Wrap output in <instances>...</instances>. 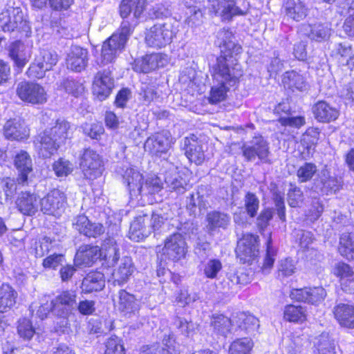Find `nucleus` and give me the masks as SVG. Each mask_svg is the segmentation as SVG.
<instances>
[{
	"instance_id": "64",
	"label": "nucleus",
	"mask_w": 354,
	"mask_h": 354,
	"mask_svg": "<svg viewBox=\"0 0 354 354\" xmlns=\"http://www.w3.org/2000/svg\"><path fill=\"white\" fill-rule=\"evenodd\" d=\"M48 71V70H46L42 66L33 59L26 71V74L29 78L42 79L45 77L46 73Z\"/></svg>"
},
{
	"instance_id": "10",
	"label": "nucleus",
	"mask_w": 354,
	"mask_h": 354,
	"mask_svg": "<svg viewBox=\"0 0 354 354\" xmlns=\"http://www.w3.org/2000/svg\"><path fill=\"white\" fill-rule=\"evenodd\" d=\"M243 156L247 161H254L257 157L263 162H270L269 144L261 136H254L248 143L242 147Z\"/></svg>"
},
{
	"instance_id": "46",
	"label": "nucleus",
	"mask_w": 354,
	"mask_h": 354,
	"mask_svg": "<svg viewBox=\"0 0 354 354\" xmlns=\"http://www.w3.org/2000/svg\"><path fill=\"white\" fill-rule=\"evenodd\" d=\"M320 182L322 185L321 190L326 194L335 193L341 186L339 180L336 177L328 176L326 171L323 172L320 177Z\"/></svg>"
},
{
	"instance_id": "30",
	"label": "nucleus",
	"mask_w": 354,
	"mask_h": 354,
	"mask_svg": "<svg viewBox=\"0 0 354 354\" xmlns=\"http://www.w3.org/2000/svg\"><path fill=\"white\" fill-rule=\"evenodd\" d=\"M165 224V223H154L153 225L146 226L145 223H131L129 237L133 241L139 242L149 236L153 230H156L158 227H161Z\"/></svg>"
},
{
	"instance_id": "14",
	"label": "nucleus",
	"mask_w": 354,
	"mask_h": 354,
	"mask_svg": "<svg viewBox=\"0 0 354 354\" xmlns=\"http://www.w3.org/2000/svg\"><path fill=\"white\" fill-rule=\"evenodd\" d=\"M186 251V242L179 233L173 234L165 241L162 254L173 261L184 258Z\"/></svg>"
},
{
	"instance_id": "15",
	"label": "nucleus",
	"mask_w": 354,
	"mask_h": 354,
	"mask_svg": "<svg viewBox=\"0 0 354 354\" xmlns=\"http://www.w3.org/2000/svg\"><path fill=\"white\" fill-rule=\"evenodd\" d=\"M88 63V51L80 46H71L66 59L68 69L80 73L85 70Z\"/></svg>"
},
{
	"instance_id": "60",
	"label": "nucleus",
	"mask_w": 354,
	"mask_h": 354,
	"mask_svg": "<svg viewBox=\"0 0 354 354\" xmlns=\"http://www.w3.org/2000/svg\"><path fill=\"white\" fill-rule=\"evenodd\" d=\"M272 200L274 201L279 218L282 221H284L286 220L284 198L281 193L277 188L272 190Z\"/></svg>"
},
{
	"instance_id": "23",
	"label": "nucleus",
	"mask_w": 354,
	"mask_h": 354,
	"mask_svg": "<svg viewBox=\"0 0 354 354\" xmlns=\"http://www.w3.org/2000/svg\"><path fill=\"white\" fill-rule=\"evenodd\" d=\"M3 134L7 139L21 140L29 136V129L24 121L13 119L4 124Z\"/></svg>"
},
{
	"instance_id": "18",
	"label": "nucleus",
	"mask_w": 354,
	"mask_h": 354,
	"mask_svg": "<svg viewBox=\"0 0 354 354\" xmlns=\"http://www.w3.org/2000/svg\"><path fill=\"white\" fill-rule=\"evenodd\" d=\"M326 296V292L325 289L320 286L295 289L290 294L292 299L311 304L323 301Z\"/></svg>"
},
{
	"instance_id": "44",
	"label": "nucleus",
	"mask_w": 354,
	"mask_h": 354,
	"mask_svg": "<svg viewBox=\"0 0 354 354\" xmlns=\"http://www.w3.org/2000/svg\"><path fill=\"white\" fill-rule=\"evenodd\" d=\"M34 59L46 70L50 71L56 65L58 58L55 51L42 49L35 55Z\"/></svg>"
},
{
	"instance_id": "63",
	"label": "nucleus",
	"mask_w": 354,
	"mask_h": 354,
	"mask_svg": "<svg viewBox=\"0 0 354 354\" xmlns=\"http://www.w3.org/2000/svg\"><path fill=\"white\" fill-rule=\"evenodd\" d=\"M334 273L336 276L340 278V283L354 275V271L353 268L348 264L339 262L337 263L334 268Z\"/></svg>"
},
{
	"instance_id": "34",
	"label": "nucleus",
	"mask_w": 354,
	"mask_h": 354,
	"mask_svg": "<svg viewBox=\"0 0 354 354\" xmlns=\"http://www.w3.org/2000/svg\"><path fill=\"white\" fill-rule=\"evenodd\" d=\"M283 83L285 87L292 91H305L308 88V84L300 73L295 71H288L283 75Z\"/></svg>"
},
{
	"instance_id": "38",
	"label": "nucleus",
	"mask_w": 354,
	"mask_h": 354,
	"mask_svg": "<svg viewBox=\"0 0 354 354\" xmlns=\"http://www.w3.org/2000/svg\"><path fill=\"white\" fill-rule=\"evenodd\" d=\"M314 347V352L317 354H335V340L326 333H322L316 339Z\"/></svg>"
},
{
	"instance_id": "57",
	"label": "nucleus",
	"mask_w": 354,
	"mask_h": 354,
	"mask_svg": "<svg viewBox=\"0 0 354 354\" xmlns=\"http://www.w3.org/2000/svg\"><path fill=\"white\" fill-rule=\"evenodd\" d=\"M105 354H125L122 340L116 336H111L106 342Z\"/></svg>"
},
{
	"instance_id": "11",
	"label": "nucleus",
	"mask_w": 354,
	"mask_h": 354,
	"mask_svg": "<svg viewBox=\"0 0 354 354\" xmlns=\"http://www.w3.org/2000/svg\"><path fill=\"white\" fill-rule=\"evenodd\" d=\"M66 203L65 194L58 189H54L41 199V210L44 214L58 217L64 210Z\"/></svg>"
},
{
	"instance_id": "62",
	"label": "nucleus",
	"mask_w": 354,
	"mask_h": 354,
	"mask_svg": "<svg viewBox=\"0 0 354 354\" xmlns=\"http://www.w3.org/2000/svg\"><path fill=\"white\" fill-rule=\"evenodd\" d=\"M288 192V203L290 207H296L299 206L304 200L303 192L299 187L292 186Z\"/></svg>"
},
{
	"instance_id": "45",
	"label": "nucleus",
	"mask_w": 354,
	"mask_h": 354,
	"mask_svg": "<svg viewBox=\"0 0 354 354\" xmlns=\"http://www.w3.org/2000/svg\"><path fill=\"white\" fill-rule=\"evenodd\" d=\"M253 346L254 343L251 339L239 338L231 344L229 354H250Z\"/></svg>"
},
{
	"instance_id": "37",
	"label": "nucleus",
	"mask_w": 354,
	"mask_h": 354,
	"mask_svg": "<svg viewBox=\"0 0 354 354\" xmlns=\"http://www.w3.org/2000/svg\"><path fill=\"white\" fill-rule=\"evenodd\" d=\"M308 9L301 0H288L286 3V12L290 18L299 21L307 15Z\"/></svg>"
},
{
	"instance_id": "28",
	"label": "nucleus",
	"mask_w": 354,
	"mask_h": 354,
	"mask_svg": "<svg viewBox=\"0 0 354 354\" xmlns=\"http://www.w3.org/2000/svg\"><path fill=\"white\" fill-rule=\"evenodd\" d=\"M18 293L9 283L0 285V313L11 310L16 304Z\"/></svg>"
},
{
	"instance_id": "27",
	"label": "nucleus",
	"mask_w": 354,
	"mask_h": 354,
	"mask_svg": "<svg viewBox=\"0 0 354 354\" xmlns=\"http://www.w3.org/2000/svg\"><path fill=\"white\" fill-rule=\"evenodd\" d=\"M134 269L132 259L129 257H123L118 267L112 272L113 284L120 286L127 282L134 272Z\"/></svg>"
},
{
	"instance_id": "24",
	"label": "nucleus",
	"mask_w": 354,
	"mask_h": 354,
	"mask_svg": "<svg viewBox=\"0 0 354 354\" xmlns=\"http://www.w3.org/2000/svg\"><path fill=\"white\" fill-rule=\"evenodd\" d=\"M100 257L101 252L98 246L84 245L77 251L74 261L77 266H90Z\"/></svg>"
},
{
	"instance_id": "40",
	"label": "nucleus",
	"mask_w": 354,
	"mask_h": 354,
	"mask_svg": "<svg viewBox=\"0 0 354 354\" xmlns=\"http://www.w3.org/2000/svg\"><path fill=\"white\" fill-rule=\"evenodd\" d=\"M232 321L223 315H213L211 321V326L213 330L217 335L226 337L232 333Z\"/></svg>"
},
{
	"instance_id": "22",
	"label": "nucleus",
	"mask_w": 354,
	"mask_h": 354,
	"mask_svg": "<svg viewBox=\"0 0 354 354\" xmlns=\"http://www.w3.org/2000/svg\"><path fill=\"white\" fill-rule=\"evenodd\" d=\"M268 223H261L259 230L264 236H267L266 241V254L263 259V265L261 266L262 271L264 273H269L272 268L277 256V250L272 245L271 238V232L268 230Z\"/></svg>"
},
{
	"instance_id": "50",
	"label": "nucleus",
	"mask_w": 354,
	"mask_h": 354,
	"mask_svg": "<svg viewBox=\"0 0 354 354\" xmlns=\"http://www.w3.org/2000/svg\"><path fill=\"white\" fill-rule=\"evenodd\" d=\"M17 186L14 180L6 178H0V198L3 193L5 200H10L17 192Z\"/></svg>"
},
{
	"instance_id": "33",
	"label": "nucleus",
	"mask_w": 354,
	"mask_h": 354,
	"mask_svg": "<svg viewBox=\"0 0 354 354\" xmlns=\"http://www.w3.org/2000/svg\"><path fill=\"white\" fill-rule=\"evenodd\" d=\"M105 286L104 274L100 272H92L88 273L82 283V290L85 292L100 291Z\"/></svg>"
},
{
	"instance_id": "4",
	"label": "nucleus",
	"mask_w": 354,
	"mask_h": 354,
	"mask_svg": "<svg viewBox=\"0 0 354 354\" xmlns=\"http://www.w3.org/2000/svg\"><path fill=\"white\" fill-rule=\"evenodd\" d=\"M0 27L3 32L17 31L26 37L32 32L29 21L19 7H8L0 12Z\"/></svg>"
},
{
	"instance_id": "36",
	"label": "nucleus",
	"mask_w": 354,
	"mask_h": 354,
	"mask_svg": "<svg viewBox=\"0 0 354 354\" xmlns=\"http://www.w3.org/2000/svg\"><path fill=\"white\" fill-rule=\"evenodd\" d=\"M233 322L237 324L241 330H244L248 334H252L257 331L259 327L258 319L252 315L245 313H237Z\"/></svg>"
},
{
	"instance_id": "17",
	"label": "nucleus",
	"mask_w": 354,
	"mask_h": 354,
	"mask_svg": "<svg viewBox=\"0 0 354 354\" xmlns=\"http://www.w3.org/2000/svg\"><path fill=\"white\" fill-rule=\"evenodd\" d=\"M14 165L18 171V183L23 185L28 184L32 171V161L28 153L24 150L17 152L14 157Z\"/></svg>"
},
{
	"instance_id": "35",
	"label": "nucleus",
	"mask_w": 354,
	"mask_h": 354,
	"mask_svg": "<svg viewBox=\"0 0 354 354\" xmlns=\"http://www.w3.org/2000/svg\"><path fill=\"white\" fill-rule=\"evenodd\" d=\"M100 249L101 257L111 265H114L120 257L119 248L117 241L113 237H108L104 240Z\"/></svg>"
},
{
	"instance_id": "25",
	"label": "nucleus",
	"mask_w": 354,
	"mask_h": 354,
	"mask_svg": "<svg viewBox=\"0 0 354 354\" xmlns=\"http://www.w3.org/2000/svg\"><path fill=\"white\" fill-rule=\"evenodd\" d=\"M302 30L311 40L318 42L328 40L331 35V28L326 23L306 24L303 26Z\"/></svg>"
},
{
	"instance_id": "16",
	"label": "nucleus",
	"mask_w": 354,
	"mask_h": 354,
	"mask_svg": "<svg viewBox=\"0 0 354 354\" xmlns=\"http://www.w3.org/2000/svg\"><path fill=\"white\" fill-rule=\"evenodd\" d=\"M113 86L111 72L107 70L99 71L94 78L93 93L99 100L103 101L110 95Z\"/></svg>"
},
{
	"instance_id": "8",
	"label": "nucleus",
	"mask_w": 354,
	"mask_h": 354,
	"mask_svg": "<svg viewBox=\"0 0 354 354\" xmlns=\"http://www.w3.org/2000/svg\"><path fill=\"white\" fill-rule=\"evenodd\" d=\"M85 178L95 179L100 177L104 170L102 157L94 150L86 149L82 155L80 163Z\"/></svg>"
},
{
	"instance_id": "9",
	"label": "nucleus",
	"mask_w": 354,
	"mask_h": 354,
	"mask_svg": "<svg viewBox=\"0 0 354 354\" xmlns=\"http://www.w3.org/2000/svg\"><path fill=\"white\" fill-rule=\"evenodd\" d=\"M259 236L252 234H245L238 241L236 250L237 257L243 263L252 264L259 254Z\"/></svg>"
},
{
	"instance_id": "12",
	"label": "nucleus",
	"mask_w": 354,
	"mask_h": 354,
	"mask_svg": "<svg viewBox=\"0 0 354 354\" xmlns=\"http://www.w3.org/2000/svg\"><path fill=\"white\" fill-rule=\"evenodd\" d=\"M172 142L173 138L169 131H163L149 137L145 142L144 148L153 155L161 156L169 151Z\"/></svg>"
},
{
	"instance_id": "61",
	"label": "nucleus",
	"mask_w": 354,
	"mask_h": 354,
	"mask_svg": "<svg viewBox=\"0 0 354 354\" xmlns=\"http://www.w3.org/2000/svg\"><path fill=\"white\" fill-rule=\"evenodd\" d=\"M175 324L181 333L187 337L192 335L198 326L197 324L192 321H187L186 319L182 317H178Z\"/></svg>"
},
{
	"instance_id": "29",
	"label": "nucleus",
	"mask_w": 354,
	"mask_h": 354,
	"mask_svg": "<svg viewBox=\"0 0 354 354\" xmlns=\"http://www.w3.org/2000/svg\"><path fill=\"white\" fill-rule=\"evenodd\" d=\"M315 118L319 122H329L335 120L339 116L337 109L325 101H319L313 106Z\"/></svg>"
},
{
	"instance_id": "19",
	"label": "nucleus",
	"mask_w": 354,
	"mask_h": 354,
	"mask_svg": "<svg viewBox=\"0 0 354 354\" xmlns=\"http://www.w3.org/2000/svg\"><path fill=\"white\" fill-rule=\"evenodd\" d=\"M183 149L191 162H195L196 165H201L205 159L204 150L201 142L195 135L185 138Z\"/></svg>"
},
{
	"instance_id": "58",
	"label": "nucleus",
	"mask_w": 354,
	"mask_h": 354,
	"mask_svg": "<svg viewBox=\"0 0 354 354\" xmlns=\"http://www.w3.org/2000/svg\"><path fill=\"white\" fill-rule=\"evenodd\" d=\"M55 298H56L57 302L62 303L64 306H66L72 310H74L77 306V294L74 290L62 291Z\"/></svg>"
},
{
	"instance_id": "49",
	"label": "nucleus",
	"mask_w": 354,
	"mask_h": 354,
	"mask_svg": "<svg viewBox=\"0 0 354 354\" xmlns=\"http://www.w3.org/2000/svg\"><path fill=\"white\" fill-rule=\"evenodd\" d=\"M318 135L319 133L313 129L307 130L303 135L301 143L307 150L308 155L312 154L315 151V145L318 140Z\"/></svg>"
},
{
	"instance_id": "43",
	"label": "nucleus",
	"mask_w": 354,
	"mask_h": 354,
	"mask_svg": "<svg viewBox=\"0 0 354 354\" xmlns=\"http://www.w3.org/2000/svg\"><path fill=\"white\" fill-rule=\"evenodd\" d=\"M73 227L87 237H97L104 232L101 223H75Z\"/></svg>"
},
{
	"instance_id": "42",
	"label": "nucleus",
	"mask_w": 354,
	"mask_h": 354,
	"mask_svg": "<svg viewBox=\"0 0 354 354\" xmlns=\"http://www.w3.org/2000/svg\"><path fill=\"white\" fill-rule=\"evenodd\" d=\"M165 183L169 191H175L178 194H183L187 189L188 184L178 173H167L165 176Z\"/></svg>"
},
{
	"instance_id": "6",
	"label": "nucleus",
	"mask_w": 354,
	"mask_h": 354,
	"mask_svg": "<svg viewBox=\"0 0 354 354\" xmlns=\"http://www.w3.org/2000/svg\"><path fill=\"white\" fill-rule=\"evenodd\" d=\"M175 35L171 21L153 25L146 33L145 41L149 46L160 48L170 44Z\"/></svg>"
},
{
	"instance_id": "39",
	"label": "nucleus",
	"mask_w": 354,
	"mask_h": 354,
	"mask_svg": "<svg viewBox=\"0 0 354 354\" xmlns=\"http://www.w3.org/2000/svg\"><path fill=\"white\" fill-rule=\"evenodd\" d=\"M24 50L25 46L20 40L15 41L9 46V56L19 70L27 63Z\"/></svg>"
},
{
	"instance_id": "20",
	"label": "nucleus",
	"mask_w": 354,
	"mask_h": 354,
	"mask_svg": "<svg viewBox=\"0 0 354 354\" xmlns=\"http://www.w3.org/2000/svg\"><path fill=\"white\" fill-rule=\"evenodd\" d=\"M123 180L128 187L131 199H138L139 196H142L143 176L138 171L133 168L127 169Z\"/></svg>"
},
{
	"instance_id": "52",
	"label": "nucleus",
	"mask_w": 354,
	"mask_h": 354,
	"mask_svg": "<svg viewBox=\"0 0 354 354\" xmlns=\"http://www.w3.org/2000/svg\"><path fill=\"white\" fill-rule=\"evenodd\" d=\"M17 333L24 340H30L34 336L35 330L31 322L26 318H23L19 320Z\"/></svg>"
},
{
	"instance_id": "1",
	"label": "nucleus",
	"mask_w": 354,
	"mask_h": 354,
	"mask_svg": "<svg viewBox=\"0 0 354 354\" xmlns=\"http://www.w3.org/2000/svg\"><path fill=\"white\" fill-rule=\"evenodd\" d=\"M213 81L216 85L212 88L209 102L216 104L225 100L231 86L236 84L243 73L239 64L233 66L232 58L217 57L210 69Z\"/></svg>"
},
{
	"instance_id": "47",
	"label": "nucleus",
	"mask_w": 354,
	"mask_h": 354,
	"mask_svg": "<svg viewBox=\"0 0 354 354\" xmlns=\"http://www.w3.org/2000/svg\"><path fill=\"white\" fill-rule=\"evenodd\" d=\"M162 189V182L158 176H151L146 180L145 185L142 187V196L153 195L158 193Z\"/></svg>"
},
{
	"instance_id": "31",
	"label": "nucleus",
	"mask_w": 354,
	"mask_h": 354,
	"mask_svg": "<svg viewBox=\"0 0 354 354\" xmlns=\"http://www.w3.org/2000/svg\"><path fill=\"white\" fill-rule=\"evenodd\" d=\"M117 306L124 315L135 314L140 308L139 302L135 297L124 290H120L118 292Z\"/></svg>"
},
{
	"instance_id": "21",
	"label": "nucleus",
	"mask_w": 354,
	"mask_h": 354,
	"mask_svg": "<svg viewBox=\"0 0 354 354\" xmlns=\"http://www.w3.org/2000/svg\"><path fill=\"white\" fill-rule=\"evenodd\" d=\"M162 66V56L158 53H152L135 59L133 69L138 73H148Z\"/></svg>"
},
{
	"instance_id": "32",
	"label": "nucleus",
	"mask_w": 354,
	"mask_h": 354,
	"mask_svg": "<svg viewBox=\"0 0 354 354\" xmlns=\"http://www.w3.org/2000/svg\"><path fill=\"white\" fill-rule=\"evenodd\" d=\"M16 203L19 210L24 215L32 216L37 211V197L34 194L21 192Z\"/></svg>"
},
{
	"instance_id": "3",
	"label": "nucleus",
	"mask_w": 354,
	"mask_h": 354,
	"mask_svg": "<svg viewBox=\"0 0 354 354\" xmlns=\"http://www.w3.org/2000/svg\"><path fill=\"white\" fill-rule=\"evenodd\" d=\"M133 28L134 27L128 21H123L121 24L120 32L113 33L103 42L100 55V62L102 65L115 62L124 49Z\"/></svg>"
},
{
	"instance_id": "55",
	"label": "nucleus",
	"mask_w": 354,
	"mask_h": 354,
	"mask_svg": "<svg viewBox=\"0 0 354 354\" xmlns=\"http://www.w3.org/2000/svg\"><path fill=\"white\" fill-rule=\"evenodd\" d=\"M222 269V263L218 259H212L203 264V273L208 279H215Z\"/></svg>"
},
{
	"instance_id": "26",
	"label": "nucleus",
	"mask_w": 354,
	"mask_h": 354,
	"mask_svg": "<svg viewBox=\"0 0 354 354\" xmlns=\"http://www.w3.org/2000/svg\"><path fill=\"white\" fill-rule=\"evenodd\" d=\"M333 313L342 326L354 328V306L339 303L334 306Z\"/></svg>"
},
{
	"instance_id": "13",
	"label": "nucleus",
	"mask_w": 354,
	"mask_h": 354,
	"mask_svg": "<svg viewBox=\"0 0 354 354\" xmlns=\"http://www.w3.org/2000/svg\"><path fill=\"white\" fill-rule=\"evenodd\" d=\"M234 36L229 30L223 28L220 30L216 35V44L221 48V55L218 57L232 58L233 59V66L239 64L236 62L234 55H237L241 52V46L236 44L232 39Z\"/></svg>"
},
{
	"instance_id": "2",
	"label": "nucleus",
	"mask_w": 354,
	"mask_h": 354,
	"mask_svg": "<svg viewBox=\"0 0 354 354\" xmlns=\"http://www.w3.org/2000/svg\"><path fill=\"white\" fill-rule=\"evenodd\" d=\"M69 129L70 124L68 122L57 120L55 126L40 133L35 140L40 155L47 158L54 154L59 145L68 138Z\"/></svg>"
},
{
	"instance_id": "56",
	"label": "nucleus",
	"mask_w": 354,
	"mask_h": 354,
	"mask_svg": "<svg viewBox=\"0 0 354 354\" xmlns=\"http://www.w3.org/2000/svg\"><path fill=\"white\" fill-rule=\"evenodd\" d=\"M53 169L58 177L67 176L73 170V164L64 158H59L53 165Z\"/></svg>"
},
{
	"instance_id": "53",
	"label": "nucleus",
	"mask_w": 354,
	"mask_h": 354,
	"mask_svg": "<svg viewBox=\"0 0 354 354\" xmlns=\"http://www.w3.org/2000/svg\"><path fill=\"white\" fill-rule=\"evenodd\" d=\"M317 171V166L311 162H305L297 171V176L301 183H305L312 179Z\"/></svg>"
},
{
	"instance_id": "48",
	"label": "nucleus",
	"mask_w": 354,
	"mask_h": 354,
	"mask_svg": "<svg viewBox=\"0 0 354 354\" xmlns=\"http://www.w3.org/2000/svg\"><path fill=\"white\" fill-rule=\"evenodd\" d=\"M61 86L66 93L75 97L81 95L84 90L83 84L72 77L64 79L61 83Z\"/></svg>"
},
{
	"instance_id": "5",
	"label": "nucleus",
	"mask_w": 354,
	"mask_h": 354,
	"mask_svg": "<svg viewBox=\"0 0 354 354\" xmlns=\"http://www.w3.org/2000/svg\"><path fill=\"white\" fill-rule=\"evenodd\" d=\"M210 12L221 17L223 21L230 20L236 15H245L248 3L245 0H208Z\"/></svg>"
},
{
	"instance_id": "59",
	"label": "nucleus",
	"mask_w": 354,
	"mask_h": 354,
	"mask_svg": "<svg viewBox=\"0 0 354 354\" xmlns=\"http://www.w3.org/2000/svg\"><path fill=\"white\" fill-rule=\"evenodd\" d=\"M245 207L248 214L251 218L257 215L259 206V200L257 196L251 192H248L244 198Z\"/></svg>"
},
{
	"instance_id": "51",
	"label": "nucleus",
	"mask_w": 354,
	"mask_h": 354,
	"mask_svg": "<svg viewBox=\"0 0 354 354\" xmlns=\"http://www.w3.org/2000/svg\"><path fill=\"white\" fill-rule=\"evenodd\" d=\"M284 318L289 322H303L306 319V315L301 306L289 305L284 311Z\"/></svg>"
},
{
	"instance_id": "41",
	"label": "nucleus",
	"mask_w": 354,
	"mask_h": 354,
	"mask_svg": "<svg viewBox=\"0 0 354 354\" xmlns=\"http://www.w3.org/2000/svg\"><path fill=\"white\" fill-rule=\"evenodd\" d=\"M339 252L348 260H354V234L344 233L339 239Z\"/></svg>"
},
{
	"instance_id": "7",
	"label": "nucleus",
	"mask_w": 354,
	"mask_h": 354,
	"mask_svg": "<svg viewBox=\"0 0 354 354\" xmlns=\"http://www.w3.org/2000/svg\"><path fill=\"white\" fill-rule=\"evenodd\" d=\"M16 93L22 101L32 104H42L47 101L44 87L37 83L21 82L17 86Z\"/></svg>"
},
{
	"instance_id": "54",
	"label": "nucleus",
	"mask_w": 354,
	"mask_h": 354,
	"mask_svg": "<svg viewBox=\"0 0 354 354\" xmlns=\"http://www.w3.org/2000/svg\"><path fill=\"white\" fill-rule=\"evenodd\" d=\"M84 135L93 140H100L104 133V129L101 123H85L82 125Z\"/></svg>"
}]
</instances>
